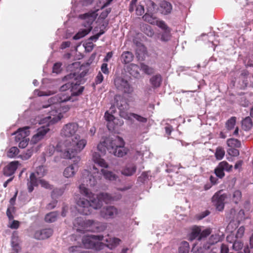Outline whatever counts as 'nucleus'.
Returning a JSON list of instances; mask_svg holds the SVG:
<instances>
[{
    "label": "nucleus",
    "mask_w": 253,
    "mask_h": 253,
    "mask_svg": "<svg viewBox=\"0 0 253 253\" xmlns=\"http://www.w3.org/2000/svg\"><path fill=\"white\" fill-rule=\"evenodd\" d=\"M119 213L118 209L114 206H105L100 211V215L104 218H114Z\"/></svg>",
    "instance_id": "obj_14"
},
{
    "label": "nucleus",
    "mask_w": 253,
    "mask_h": 253,
    "mask_svg": "<svg viewBox=\"0 0 253 253\" xmlns=\"http://www.w3.org/2000/svg\"><path fill=\"white\" fill-rule=\"evenodd\" d=\"M243 248V243L241 241L236 240L233 242L232 248L236 251H239Z\"/></svg>",
    "instance_id": "obj_50"
},
{
    "label": "nucleus",
    "mask_w": 253,
    "mask_h": 253,
    "mask_svg": "<svg viewBox=\"0 0 253 253\" xmlns=\"http://www.w3.org/2000/svg\"><path fill=\"white\" fill-rule=\"evenodd\" d=\"M143 19L152 25H155L156 22V18L153 16L152 14L145 13L142 17Z\"/></svg>",
    "instance_id": "obj_39"
},
{
    "label": "nucleus",
    "mask_w": 253,
    "mask_h": 253,
    "mask_svg": "<svg viewBox=\"0 0 253 253\" xmlns=\"http://www.w3.org/2000/svg\"><path fill=\"white\" fill-rule=\"evenodd\" d=\"M200 231H201V227L195 226L192 227L191 229V232L189 235V240L190 241H193L195 239H197L198 241H200L201 239H200V237L201 236L200 235Z\"/></svg>",
    "instance_id": "obj_26"
},
{
    "label": "nucleus",
    "mask_w": 253,
    "mask_h": 253,
    "mask_svg": "<svg viewBox=\"0 0 253 253\" xmlns=\"http://www.w3.org/2000/svg\"><path fill=\"white\" fill-rule=\"evenodd\" d=\"M133 54L130 51H124L121 55V59L122 63L124 64L129 63L133 59Z\"/></svg>",
    "instance_id": "obj_31"
},
{
    "label": "nucleus",
    "mask_w": 253,
    "mask_h": 253,
    "mask_svg": "<svg viewBox=\"0 0 253 253\" xmlns=\"http://www.w3.org/2000/svg\"><path fill=\"white\" fill-rule=\"evenodd\" d=\"M58 215L57 212H50L46 214L44 218L45 221L49 223L53 222L56 220Z\"/></svg>",
    "instance_id": "obj_35"
},
{
    "label": "nucleus",
    "mask_w": 253,
    "mask_h": 253,
    "mask_svg": "<svg viewBox=\"0 0 253 253\" xmlns=\"http://www.w3.org/2000/svg\"><path fill=\"white\" fill-rule=\"evenodd\" d=\"M228 153L232 156H237L239 155V151L235 148H230L228 150Z\"/></svg>",
    "instance_id": "obj_58"
},
{
    "label": "nucleus",
    "mask_w": 253,
    "mask_h": 253,
    "mask_svg": "<svg viewBox=\"0 0 253 253\" xmlns=\"http://www.w3.org/2000/svg\"><path fill=\"white\" fill-rule=\"evenodd\" d=\"M136 13L137 15L141 16L144 13V6L141 5H139L136 6Z\"/></svg>",
    "instance_id": "obj_59"
},
{
    "label": "nucleus",
    "mask_w": 253,
    "mask_h": 253,
    "mask_svg": "<svg viewBox=\"0 0 253 253\" xmlns=\"http://www.w3.org/2000/svg\"><path fill=\"white\" fill-rule=\"evenodd\" d=\"M87 72H82L80 74L77 73H70L66 76L64 78L66 80L69 81V82L61 87V90L64 91L68 89H71L72 94L74 95H79L81 94L84 89L83 86H80L81 79L86 74Z\"/></svg>",
    "instance_id": "obj_3"
},
{
    "label": "nucleus",
    "mask_w": 253,
    "mask_h": 253,
    "mask_svg": "<svg viewBox=\"0 0 253 253\" xmlns=\"http://www.w3.org/2000/svg\"><path fill=\"white\" fill-rule=\"evenodd\" d=\"M101 172L104 178L109 180H115L118 177L113 172L106 169H102Z\"/></svg>",
    "instance_id": "obj_33"
},
{
    "label": "nucleus",
    "mask_w": 253,
    "mask_h": 253,
    "mask_svg": "<svg viewBox=\"0 0 253 253\" xmlns=\"http://www.w3.org/2000/svg\"><path fill=\"white\" fill-rule=\"evenodd\" d=\"M129 116L132 117L137 121L142 124H146L148 122V119L147 118L134 113H130Z\"/></svg>",
    "instance_id": "obj_38"
},
{
    "label": "nucleus",
    "mask_w": 253,
    "mask_h": 253,
    "mask_svg": "<svg viewBox=\"0 0 253 253\" xmlns=\"http://www.w3.org/2000/svg\"><path fill=\"white\" fill-rule=\"evenodd\" d=\"M82 181V183L79 186L80 192L82 194L89 198L88 195L90 193H92L90 192L85 186L90 187L95 186L97 183L96 179L89 171L84 170L83 173Z\"/></svg>",
    "instance_id": "obj_6"
},
{
    "label": "nucleus",
    "mask_w": 253,
    "mask_h": 253,
    "mask_svg": "<svg viewBox=\"0 0 253 253\" xmlns=\"http://www.w3.org/2000/svg\"><path fill=\"white\" fill-rule=\"evenodd\" d=\"M145 74L151 75L154 73V69L152 67H149L144 63H140V68Z\"/></svg>",
    "instance_id": "obj_37"
},
{
    "label": "nucleus",
    "mask_w": 253,
    "mask_h": 253,
    "mask_svg": "<svg viewBox=\"0 0 253 253\" xmlns=\"http://www.w3.org/2000/svg\"><path fill=\"white\" fill-rule=\"evenodd\" d=\"M76 208L78 212L82 214L88 215L91 213L93 209V203L84 198H80L76 202Z\"/></svg>",
    "instance_id": "obj_11"
},
{
    "label": "nucleus",
    "mask_w": 253,
    "mask_h": 253,
    "mask_svg": "<svg viewBox=\"0 0 253 253\" xmlns=\"http://www.w3.org/2000/svg\"><path fill=\"white\" fill-rule=\"evenodd\" d=\"M61 65L62 64L60 62L55 63L53 66L52 71L53 73L56 74L59 73L61 71Z\"/></svg>",
    "instance_id": "obj_53"
},
{
    "label": "nucleus",
    "mask_w": 253,
    "mask_h": 253,
    "mask_svg": "<svg viewBox=\"0 0 253 253\" xmlns=\"http://www.w3.org/2000/svg\"><path fill=\"white\" fill-rule=\"evenodd\" d=\"M81 19H84L82 25L85 28L84 30L89 31V33L92 29V24L94 21V17L92 13H84L79 16Z\"/></svg>",
    "instance_id": "obj_16"
},
{
    "label": "nucleus",
    "mask_w": 253,
    "mask_h": 253,
    "mask_svg": "<svg viewBox=\"0 0 253 253\" xmlns=\"http://www.w3.org/2000/svg\"><path fill=\"white\" fill-rule=\"evenodd\" d=\"M159 28L161 29L163 31H166L167 30H170L171 29L168 26L166 23L162 20H156V22H155V24Z\"/></svg>",
    "instance_id": "obj_41"
},
{
    "label": "nucleus",
    "mask_w": 253,
    "mask_h": 253,
    "mask_svg": "<svg viewBox=\"0 0 253 253\" xmlns=\"http://www.w3.org/2000/svg\"><path fill=\"white\" fill-rule=\"evenodd\" d=\"M37 177L39 178L42 177L46 174V171L43 166H40L37 168L35 172Z\"/></svg>",
    "instance_id": "obj_45"
},
{
    "label": "nucleus",
    "mask_w": 253,
    "mask_h": 253,
    "mask_svg": "<svg viewBox=\"0 0 253 253\" xmlns=\"http://www.w3.org/2000/svg\"><path fill=\"white\" fill-rule=\"evenodd\" d=\"M53 233L52 229L48 228L37 230L34 234V237L37 240H44L49 238Z\"/></svg>",
    "instance_id": "obj_18"
},
{
    "label": "nucleus",
    "mask_w": 253,
    "mask_h": 253,
    "mask_svg": "<svg viewBox=\"0 0 253 253\" xmlns=\"http://www.w3.org/2000/svg\"><path fill=\"white\" fill-rule=\"evenodd\" d=\"M171 29L166 31H163L161 35V41L164 42H167L169 41L171 37Z\"/></svg>",
    "instance_id": "obj_42"
},
{
    "label": "nucleus",
    "mask_w": 253,
    "mask_h": 253,
    "mask_svg": "<svg viewBox=\"0 0 253 253\" xmlns=\"http://www.w3.org/2000/svg\"><path fill=\"white\" fill-rule=\"evenodd\" d=\"M148 178V173L144 171L142 173L141 175L138 177V180L141 182H144Z\"/></svg>",
    "instance_id": "obj_62"
},
{
    "label": "nucleus",
    "mask_w": 253,
    "mask_h": 253,
    "mask_svg": "<svg viewBox=\"0 0 253 253\" xmlns=\"http://www.w3.org/2000/svg\"><path fill=\"white\" fill-rule=\"evenodd\" d=\"M79 128L78 123L71 122L63 126L61 131L60 135L62 137L71 138L77 135L76 133Z\"/></svg>",
    "instance_id": "obj_12"
},
{
    "label": "nucleus",
    "mask_w": 253,
    "mask_h": 253,
    "mask_svg": "<svg viewBox=\"0 0 253 253\" xmlns=\"http://www.w3.org/2000/svg\"><path fill=\"white\" fill-rule=\"evenodd\" d=\"M64 192V188H56L54 189L51 193V196L53 198H57L61 196Z\"/></svg>",
    "instance_id": "obj_51"
},
{
    "label": "nucleus",
    "mask_w": 253,
    "mask_h": 253,
    "mask_svg": "<svg viewBox=\"0 0 253 253\" xmlns=\"http://www.w3.org/2000/svg\"><path fill=\"white\" fill-rule=\"evenodd\" d=\"M38 178L35 173H31L30 181L27 183L29 192H32L34 190V187L38 185Z\"/></svg>",
    "instance_id": "obj_23"
},
{
    "label": "nucleus",
    "mask_w": 253,
    "mask_h": 253,
    "mask_svg": "<svg viewBox=\"0 0 253 253\" xmlns=\"http://www.w3.org/2000/svg\"><path fill=\"white\" fill-rule=\"evenodd\" d=\"M210 214V211L209 210H206V211L201 212V213H200L198 215V219L201 220V219L205 218L207 216L209 215Z\"/></svg>",
    "instance_id": "obj_63"
},
{
    "label": "nucleus",
    "mask_w": 253,
    "mask_h": 253,
    "mask_svg": "<svg viewBox=\"0 0 253 253\" xmlns=\"http://www.w3.org/2000/svg\"><path fill=\"white\" fill-rule=\"evenodd\" d=\"M29 141V139L27 137L24 138V139L20 140L19 141H18L19 147L22 148H25L28 145Z\"/></svg>",
    "instance_id": "obj_56"
},
{
    "label": "nucleus",
    "mask_w": 253,
    "mask_h": 253,
    "mask_svg": "<svg viewBox=\"0 0 253 253\" xmlns=\"http://www.w3.org/2000/svg\"><path fill=\"white\" fill-rule=\"evenodd\" d=\"M172 9L171 4L166 0H162L159 3V10L161 14L168 15L171 13Z\"/></svg>",
    "instance_id": "obj_21"
},
{
    "label": "nucleus",
    "mask_w": 253,
    "mask_h": 253,
    "mask_svg": "<svg viewBox=\"0 0 253 253\" xmlns=\"http://www.w3.org/2000/svg\"><path fill=\"white\" fill-rule=\"evenodd\" d=\"M232 169V166L229 165L226 161L220 162L214 169V173L219 178H222L225 176L224 170L230 171Z\"/></svg>",
    "instance_id": "obj_15"
},
{
    "label": "nucleus",
    "mask_w": 253,
    "mask_h": 253,
    "mask_svg": "<svg viewBox=\"0 0 253 253\" xmlns=\"http://www.w3.org/2000/svg\"><path fill=\"white\" fill-rule=\"evenodd\" d=\"M242 199V193L239 190H235L233 193L232 200L235 204H238Z\"/></svg>",
    "instance_id": "obj_46"
},
{
    "label": "nucleus",
    "mask_w": 253,
    "mask_h": 253,
    "mask_svg": "<svg viewBox=\"0 0 253 253\" xmlns=\"http://www.w3.org/2000/svg\"><path fill=\"white\" fill-rule=\"evenodd\" d=\"M136 166L133 163H129L126 165L125 168L122 169V174L126 176H130L133 175L136 171Z\"/></svg>",
    "instance_id": "obj_22"
},
{
    "label": "nucleus",
    "mask_w": 253,
    "mask_h": 253,
    "mask_svg": "<svg viewBox=\"0 0 253 253\" xmlns=\"http://www.w3.org/2000/svg\"><path fill=\"white\" fill-rule=\"evenodd\" d=\"M94 223V222L93 220H84L81 217L76 218L73 222L75 228H76L77 231L81 232L93 231V229L91 228V226L93 225Z\"/></svg>",
    "instance_id": "obj_10"
},
{
    "label": "nucleus",
    "mask_w": 253,
    "mask_h": 253,
    "mask_svg": "<svg viewBox=\"0 0 253 253\" xmlns=\"http://www.w3.org/2000/svg\"><path fill=\"white\" fill-rule=\"evenodd\" d=\"M226 194H220V191L216 192L212 197L211 201L217 211H222L225 206V201L227 198Z\"/></svg>",
    "instance_id": "obj_13"
},
{
    "label": "nucleus",
    "mask_w": 253,
    "mask_h": 253,
    "mask_svg": "<svg viewBox=\"0 0 253 253\" xmlns=\"http://www.w3.org/2000/svg\"><path fill=\"white\" fill-rule=\"evenodd\" d=\"M236 118L235 117H232L228 119L225 123V127L228 131L232 129L236 124Z\"/></svg>",
    "instance_id": "obj_36"
},
{
    "label": "nucleus",
    "mask_w": 253,
    "mask_h": 253,
    "mask_svg": "<svg viewBox=\"0 0 253 253\" xmlns=\"http://www.w3.org/2000/svg\"><path fill=\"white\" fill-rule=\"evenodd\" d=\"M71 99V97L67 95L64 93H61L48 99V105H43V108H47L50 107L52 110H55L60 104L69 101Z\"/></svg>",
    "instance_id": "obj_9"
},
{
    "label": "nucleus",
    "mask_w": 253,
    "mask_h": 253,
    "mask_svg": "<svg viewBox=\"0 0 253 253\" xmlns=\"http://www.w3.org/2000/svg\"><path fill=\"white\" fill-rule=\"evenodd\" d=\"M78 166L75 164V165H71L67 167L64 171V175L66 177H71L73 176L76 172L78 170Z\"/></svg>",
    "instance_id": "obj_28"
},
{
    "label": "nucleus",
    "mask_w": 253,
    "mask_h": 253,
    "mask_svg": "<svg viewBox=\"0 0 253 253\" xmlns=\"http://www.w3.org/2000/svg\"><path fill=\"white\" fill-rule=\"evenodd\" d=\"M89 33V31L84 30V29H81L80 30L73 38L75 40L80 39Z\"/></svg>",
    "instance_id": "obj_49"
},
{
    "label": "nucleus",
    "mask_w": 253,
    "mask_h": 253,
    "mask_svg": "<svg viewBox=\"0 0 253 253\" xmlns=\"http://www.w3.org/2000/svg\"><path fill=\"white\" fill-rule=\"evenodd\" d=\"M69 110L68 106H65L60 104L59 106L55 110L49 111V116L46 119L49 124H53L61 120L62 117V113H65Z\"/></svg>",
    "instance_id": "obj_8"
},
{
    "label": "nucleus",
    "mask_w": 253,
    "mask_h": 253,
    "mask_svg": "<svg viewBox=\"0 0 253 253\" xmlns=\"http://www.w3.org/2000/svg\"><path fill=\"white\" fill-rule=\"evenodd\" d=\"M19 165L18 161H13L6 165L3 169V174L6 176H10L13 175Z\"/></svg>",
    "instance_id": "obj_19"
},
{
    "label": "nucleus",
    "mask_w": 253,
    "mask_h": 253,
    "mask_svg": "<svg viewBox=\"0 0 253 253\" xmlns=\"http://www.w3.org/2000/svg\"><path fill=\"white\" fill-rule=\"evenodd\" d=\"M226 143L227 146L230 148H240L241 146L240 141L233 138L228 139Z\"/></svg>",
    "instance_id": "obj_34"
},
{
    "label": "nucleus",
    "mask_w": 253,
    "mask_h": 253,
    "mask_svg": "<svg viewBox=\"0 0 253 253\" xmlns=\"http://www.w3.org/2000/svg\"><path fill=\"white\" fill-rule=\"evenodd\" d=\"M20 222L18 220H13L11 224L8 226L11 229H17L19 228Z\"/></svg>",
    "instance_id": "obj_60"
},
{
    "label": "nucleus",
    "mask_w": 253,
    "mask_h": 253,
    "mask_svg": "<svg viewBox=\"0 0 253 253\" xmlns=\"http://www.w3.org/2000/svg\"><path fill=\"white\" fill-rule=\"evenodd\" d=\"M114 85L117 89L124 94H131L133 92V87L126 79L116 77L114 80Z\"/></svg>",
    "instance_id": "obj_7"
},
{
    "label": "nucleus",
    "mask_w": 253,
    "mask_h": 253,
    "mask_svg": "<svg viewBox=\"0 0 253 253\" xmlns=\"http://www.w3.org/2000/svg\"><path fill=\"white\" fill-rule=\"evenodd\" d=\"M121 241L118 238L109 236L104 239L102 235H91L83 239V243L86 248H94L98 251L103 249L105 246L112 250L118 246Z\"/></svg>",
    "instance_id": "obj_2"
},
{
    "label": "nucleus",
    "mask_w": 253,
    "mask_h": 253,
    "mask_svg": "<svg viewBox=\"0 0 253 253\" xmlns=\"http://www.w3.org/2000/svg\"><path fill=\"white\" fill-rule=\"evenodd\" d=\"M214 155L216 160H220L222 159L225 155V151L224 149L221 147H218L216 149Z\"/></svg>",
    "instance_id": "obj_40"
},
{
    "label": "nucleus",
    "mask_w": 253,
    "mask_h": 253,
    "mask_svg": "<svg viewBox=\"0 0 253 253\" xmlns=\"http://www.w3.org/2000/svg\"><path fill=\"white\" fill-rule=\"evenodd\" d=\"M19 149L16 147H11L7 152V156L9 158H14L19 153Z\"/></svg>",
    "instance_id": "obj_48"
},
{
    "label": "nucleus",
    "mask_w": 253,
    "mask_h": 253,
    "mask_svg": "<svg viewBox=\"0 0 253 253\" xmlns=\"http://www.w3.org/2000/svg\"><path fill=\"white\" fill-rule=\"evenodd\" d=\"M245 227L243 226H242L239 227V228L238 229L236 234V238H242L245 233Z\"/></svg>",
    "instance_id": "obj_54"
},
{
    "label": "nucleus",
    "mask_w": 253,
    "mask_h": 253,
    "mask_svg": "<svg viewBox=\"0 0 253 253\" xmlns=\"http://www.w3.org/2000/svg\"><path fill=\"white\" fill-rule=\"evenodd\" d=\"M81 247L80 246H72L69 248L70 253H79Z\"/></svg>",
    "instance_id": "obj_61"
},
{
    "label": "nucleus",
    "mask_w": 253,
    "mask_h": 253,
    "mask_svg": "<svg viewBox=\"0 0 253 253\" xmlns=\"http://www.w3.org/2000/svg\"><path fill=\"white\" fill-rule=\"evenodd\" d=\"M189 250V243L186 241L182 242L179 248V253H188Z\"/></svg>",
    "instance_id": "obj_44"
},
{
    "label": "nucleus",
    "mask_w": 253,
    "mask_h": 253,
    "mask_svg": "<svg viewBox=\"0 0 253 253\" xmlns=\"http://www.w3.org/2000/svg\"><path fill=\"white\" fill-rule=\"evenodd\" d=\"M242 126L244 130H250L253 126V121L251 117H246L242 122Z\"/></svg>",
    "instance_id": "obj_32"
},
{
    "label": "nucleus",
    "mask_w": 253,
    "mask_h": 253,
    "mask_svg": "<svg viewBox=\"0 0 253 253\" xmlns=\"http://www.w3.org/2000/svg\"><path fill=\"white\" fill-rule=\"evenodd\" d=\"M92 160L99 166L104 168L108 167V164L106 161L101 158L100 155L97 152H93L92 154Z\"/></svg>",
    "instance_id": "obj_25"
},
{
    "label": "nucleus",
    "mask_w": 253,
    "mask_h": 253,
    "mask_svg": "<svg viewBox=\"0 0 253 253\" xmlns=\"http://www.w3.org/2000/svg\"><path fill=\"white\" fill-rule=\"evenodd\" d=\"M105 120L108 122L107 126L109 130L111 128H114V124L116 123V121H118V119L115 118V117L112 114L109 113L108 112H105L104 115Z\"/></svg>",
    "instance_id": "obj_29"
},
{
    "label": "nucleus",
    "mask_w": 253,
    "mask_h": 253,
    "mask_svg": "<svg viewBox=\"0 0 253 253\" xmlns=\"http://www.w3.org/2000/svg\"><path fill=\"white\" fill-rule=\"evenodd\" d=\"M125 142L120 136L114 138H107L104 141H100L97 148L99 151L105 153L108 151L118 157H123L127 153V149L124 147Z\"/></svg>",
    "instance_id": "obj_1"
},
{
    "label": "nucleus",
    "mask_w": 253,
    "mask_h": 253,
    "mask_svg": "<svg viewBox=\"0 0 253 253\" xmlns=\"http://www.w3.org/2000/svg\"><path fill=\"white\" fill-rule=\"evenodd\" d=\"M88 196V199L93 203L94 209H100L102 206L103 202L106 204H109L114 201H118L122 197L120 194L112 195L110 194L104 192L100 193L97 195H95L93 193H90Z\"/></svg>",
    "instance_id": "obj_5"
},
{
    "label": "nucleus",
    "mask_w": 253,
    "mask_h": 253,
    "mask_svg": "<svg viewBox=\"0 0 253 253\" xmlns=\"http://www.w3.org/2000/svg\"><path fill=\"white\" fill-rule=\"evenodd\" d=\"M142 31L148 37H152L154 34V31L152 28L148 25H145L142 27Z\"/></svg>",
    "instance_id": "obj_43"
},
{
    "label": "nucleus",
    "mask_w": 253,
    "mask_h": 253,
    "mask_svg": "<svg viewBox=\"0 0 253 253\" xmlns=\"http://www.w3.org/2000/svg\"><path fill=\"white\" fill-rule=\"evenodd\" d=\"M211 233V229L210 228H208L207 229H205L203 230H202L201 229L200 231V235L201 236L200 237V239L202 240L203 239H204L209 236Z\"/></svg>",
    "instance_id": "obj_52"
},
{
    "label": "nucleus",
    "mask_w": 253,
    "mask_h": 253,
    "mask_svg": "<svg viewBox=\"0 0 253 253\" xmlns=\"http://www.w3.org/2000/svg\"><path fill=\"white\" fill-rule=\"evenodd\" d=\"M11 245L12 250L14 251L13 253H18L21 250V247L19 246V238L17 234L14 232L11 236Z\"/></svg>",
    "instance_id": "obj_24"
},
{
    "label": "nucleus",
    "mask_w": 253,
    "mask_h": 253,
    "mask_svg": "<svg viewBox=\"0 0 253 253\" xmlns=\"http://www.w3.org/2000/svg\"><path fill=\"white\" fill-rule=\"evenodd\" d=\"M34 150L33 149H28L27 152L24 154L23 157L26 159H29L33 155Z\"/></svg>",
    "instance_id": "obj_64"
},
{
    "label": "nucleus",
    "mask_w": 253,
    "mask_h": 253,
    "mask_svg": "<svg viewBox=\"0 0 253 253\" xmlns=\"http://www.w3.org/2000/svg\"><path fill=\"white\" fill-rule=\"evenodd\" d=\"M39 182L41 185L42 187H44L46 189H51L52 188V185L49 184V183L47 181L44 179H40L39 180Z\"/></svg>",
    "instance_id": "obj_55"
},
{
    "label": "nucleus",
    "mask_w": 253,
    "mask_h": 253,
    "mask_svg": "<svg viewBox=\"0 0 253 253\" xmlns=\"http://www.w3.org/2000/svg\"><path fill=\"white\" fill-rule=\"evenodd\" d=\"M117 106L118 108V109L120 110V115L122 117H124V118H126V116H127L126 114V112L125 111V109L126 108V107H124L123 105L122 104L121 105H119V103H117Z\"/></svg>",
    "instance_id": "obj_57"
},
{
    "label": "nucleus",
    "mask_w": 253,
    "mask_h": 253,
    "mask_svg": "<svg viewBox=\"0 0 253 253\" xmlns=\"http://www.w3.org/2000/svg\"><path fill=\"white\" fill-rule=\"evenodd\" d=\"M63 144L66 147L63 154L64 158L71 159L84 148L87 140L84 138L81 139L80 136L77 135L71 141H65Z\"/></svg>",
    "instance_id": "obj_4"
},
{
    "label": "nucleus",
    "mask_w": 253,
    "mask_h": 253,
    "mask_svg": "<svg viewBox=\"0 0 253 253\" xmlns=\"http://www.w3.org/2000/svg\"><path fill=\"white\" fill-rule=\"evenodd\" d=\"M29 126H25L24 127L19 128L17 131L14 133V134L15 135V141L17 142H18L20 140L27 137L30 134V131L29 130Z\"/></svg>",
    "instance_id": "obj_20"
},
{
    "label": "nucleus",
    "mask_w": 253,
    "mask_h": 253,
    "mask_svg": "<svg viewBox=\"0 0 253 253\" xmlns=\"http://www.w3.org/2000/svg\"><path fill=\"white\" fill-rule=\"evenodd\" d=\"M49 131V128L47 126H43L39 127L35 134L33 135L31 139V142L36 144L42 140L46 133Z\"/></svg>",
    "instance_id": "obj_17"
},
{
    "label": "nucleus",
    "mask_w": 253,
    "mask_h": 253,
    "mask_svg": "<svg viewBox=\"0 0 253 253\" xmlns=\"http://www.w3.org/2000/svg\"><path fill=\"white\" fill-rule=\"evenodd\" d=\"M128 73L134 78H138L140 76V67L135 64H130L127 68Z\"/></svg>",
    "instance_id": "obj_27"
},
{
    "label": "nucleus",
    "mask_w": 253,
    "mask_h": 253,
    "mask_svg": "<svg viewBox=\"0 0 253 253\" xmlns=\"http://www.w3.org/2000/svg\"><path fill=\"white\" fill-rule=\"evenodd\" d=\"M16 211V208L14 206H8L6 210V215L9 220H13L14 216L13 214Z\"/></svg>",
    "instance_id": "obj_47"
},
{
    "label": "nucleus",
    "mask_w": 253,
    "mask_h": 253,
    "mask_svg": "<svg viewBox=\"0 0 253 253\" xmlns=\"http://www.w3.org/2000/svg\"><path fill=\"white\" fill-rule=\"evenodd\" d=\"M150 82L153 88H157L160 86L162 82V78L160 74H157L153 76L150 79Z\"/></svg>",
    "instance_id": "obj_30"
}]
</instances>
